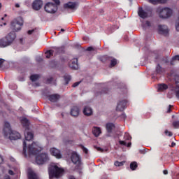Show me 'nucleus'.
I'll return each instance as SVG.
<instances>
[{"label":"nucleus","mask_w":179,"mask_h":179,"mask_svg":"<svg viewBox=\"0 0 179 179\" xmlns=\"http://www.w3.org/2000/svg\"><path fill=\"white\" fill-rule=\"evenodd\" d=\"M3 134L4 135V138L6 139H10V141H17V139H20L21 138L19 132L12 130L10 124L8 122H4Z\"/></svg>","instance_id":"nucleus-1"},{"label":"nucleus","mask_w":179,"mask_h":179,"mask_svg":"<svg viewBox=\"0 0 179 179\" xmlns=\"http://www.w3.org/2000/svg\"><path fill=\"white\" fill-rule=\"evenodd\" d=\"M15 38L16 34L15 32H10L6 36L0 39V48H5L12 45Z\"/></svg>","instance_id":"nucleus-2"},{"label":"nucleus","mask_w":179,"mask_h":179,"mask_svg":"<svg viewBox=\"0 0 179 179\" xmlns=\"http://www.w3.org/2000/svg\"><path fill=\"white\" fill-rule=\"evenodd\" d=\"M64 173V169L58 167L57 165H50L48 167L49 178L52 179L54 178H58L59 175Z\"/></svg>","instance_id":"nucleus-3"},{"label":"nucleus","mask_w":179,"mask_h":179,"mask_svg":"<svg viewBox=\"0 0 179 179\" xmlns=\"http://www.w3.org/2000/svg\"><path fill=\"white\" fill-rule=\"evenodd\" d=\"M25 141H23V155H24L25 157H27V143L30 142V141H33V138H34V134L32 132L29 131V130L25 129L24 131Z\"/></svg>","instance_id":"nucleus-4"},{"label":"nucleus","mask_w":179,"mask_h":179,"mask_svg":"<svg viewBox=\"0 0 179 179\" xmlns=\"http://www.w3.org/2000/svg\"><path fill=\"white\" fill-rule=\"evenodd\" d=\"M157 13H159V17L162 19H169L173 15V10L167 7H159L157 8Z\"/></svg>","instance_id":"nucleus-5"},{"label":"nucleus","mask_w":179,"mask_h":179,"mask_svg":"<svg viewBox=\"0 0 179 179\" xmlns=\"http://www.w3.org/2000/svg\"><path fill=\"white\" fill-rule=\"evenodd\" d=\"M43 150L41 146H40L37 143L33 142L31 145L28 146V153L29 155H33L34 156H37L40 152Z\"/></svg>","instance_id":"nucleus-6"},{"label":"nucleus","mask_w":179,"mask_h":179,"mask_svg":"<svg viewBox=\"0 0 179 179\" xmlns=\"http://www.w3.org/2000/svg\"><path fill=\"white\" fill-rule=\"evenodd\" d=\"M23 26V20L22 17H19L16 20H14L13 22H11V29L14 31H19L22 29V27Z\"/></svg>","instance_id":"nucleus-7"},{"label":"nucleus","mask_w":179,"mask_h":179,"mask_svg":"<svg viewBox=\"0 0 179 179\" xmlns=\"http://www.w3.org/2000/svg\"><path fill=\"white\" fill-rule=\"evenodd\" d=\"M71 160L73 164L77 166V167H80V166H82V158H80V155L75 151L71 152Z\"/></svg>","instance_id":"nucleus-8"},{"label":"nucleus","mask_w":179,"mask_h":179,"mask_svg":"<svg viewBox=\"0 0 179 179\" xmlns=\"http://www.w3.org/2000/svg\"><path fill=\"white\" fill-rule=\"evenodd\" d=\"M44 9L47 13H55L58 10V6L54 3L48 2L45 5Z\"/></svg>","instance_id":"nucleus-9"},{"label":"nucleus","mask_w":179,"mask_h":179,"mask_svg":"<svg viewBox=\"0 0 179 179\" xmlns=\"http://www.w3.org/2000/svg\"><path fill=\"white\" fill-rule=\"evenodd\" d=\"M48 155L46 153H42L36 157V162L37 164H44V163L48 162Z\"/></svg>","instance_id":"nucleus-10"},{"label":"nucleus","mask_w":179,"mask_h":179,"mask_svg":"<svg viewBox=\"0 0 179 179\" xmlns=\"http://www.w3.org/2000/svg\"><path fill=\"white\" fill-rule=\"evenodd\" d=\"M78 6H79V3L78 2L72 1H69L67 3L64 5V9H71V10H76V9H78Z\"/></svg>","instance_id":"nucleus-11"},{"label":"nucleus","mask_w":179,"mask_h":179,"mask_svg":"<svg viewBox=\"0 0 179 179\" xmlns=\"http://www.w3.org/2000/svg\"><path fill=\"white\" fill-rule=\"evenodd\" d=\"M127 103H128V101H127V99L120 101L117 103V106L116 107V110L117 111H124L127 108Z\"/></svg>","instance_id":"nucleus-12"},{"label":"nucleus","mask_w":179,"mask_h":179,"mask_svg":"<svg viewBox=\"0 0 179 179\" xmlns=\"http://www.w3.org/2000/svg\"><path fill=\"white\" fill-rule=\"evenodd\" d=\"M43 8V0H35L32 3V9L34 10H40Z\"/></svg>","instance_id":"nucleus-13"},{"label":"nucleus","mask_w":179,"mask_h":179,"mask_svg":"<svg viewBox=\"0 0 179 179\" xmlns=\"http://www.w3.org/2000/svg\"><path fill=\"white\" fill-rule=\"evenodd\" d=\"M158 31L159 34H163V36H169V27L166 25H159Z\"/></svg>","instance_id":"nucleus-14"},{"label":"nucleus","mask_w":179,"mask_h":179,"mask_svg":"<svg viewBox=\"0 0 179 179\" xmlns=\"http://www.w3.org/2000/svg\"><path fill=\"white\" fill-rule=\"evenodd\" d=\"M21 124L23 128H25V130L27 131L30 130V121H29L27 117H22L21 119Z\"/></svg>","instance_id":"nucleus-15"},{"label":"nucleus","mask_w":179,"mask_h":179,"mask_svg":"<svg viewBox=\"0 0 179 179\" xmlns=\"http://www.w3.org/2000/svg\"><path fill=\"white\" fill-rule=\"evenodd\" d=\"M138 15L139 17H141V19H146L147 17H149V14L147 11H145L142 7L138 8Z\"/></svg>","instance_id":"nucleus-16"},{"label":"nucleus","mask_w":179,"mask_h":179,"mask_svg":"<svg viewBox=\"0 0 179 179\" xmlns=\"http://www.w3.org/2000/svg\"><path fill=\"white\" fill-rule=\"evenodd\" d=\"M50 153L52 156H55L57 159H61L62 155H61V151L56 148H51Z\"/></svg>","instance_id":"nucleus-17"},{"label":"nucleus","mask_w":179,"mask_h":179,"mask_svg":"<svg viewBox=\"0 0 179 179\" xmlns=\"http://www.w3.org/2000/svg\"><path fill=\"white\" fill-rule=\"evenodd\" d=\"M61 99V96L58 94H54L48 96V99L52 103H57Z\"/></svg>","instance_id":"nucleus-18"},{"label":"nucleus","mask_w":179,"mask_h":179,"mask_svg":"<svg viewBox=\"0 0 179 179\" xmlns=\"http://www.w3.org/2000/svg\"><path fill=\"white\" fill-rule=\"evenodd\" d=\"M80 112V109H79L78 106H73L71 110V115H72V117H78Z\"/></svg>","instance_id":"nucleus-19"},{"label":"nucleus","mask_w":179,"mask_h":179,"mask_svg":"<svg viewBox=\"0 0 179 179\" xmlns=\"http://www.w3.org/2000/svg\"><path fill=\"white\" fill-rule=\"evenodd\" d=\"M69 66L71 69H78L79 68V65L78 64V59H73L69 63Z\"/></svg>","instance_id":"nucleus-20"},{"label":"nucleus","mask_w":179,"mask_h":179,"mask_svg":"<svg viewBox=\"0 0 179 179\" xmlns=\"http://www.w3.org/2000/svg\"><path fill=\"white\" fill-rule=\"evenodd\" d=\"M53 51L56 55H59V54H64L65 52V47L62 46L59 48H55Z\"/></svg>","instance_id":"nucleus-21"},{"label":"nucleus","mask_w":179,"mask_h":179,"mask_svg":"<svg viewBox=\"0 0 179 179\" xmlns=\"http://www.w3.org/2000/svg\"><path fill=\"white\" fill-rule=\"evenodd\" d=\"M83 114L84 115H87V117L92 115V114H93V110H92V108L89 106H85L83 110Z\"/></svg>","instance_id":"nucleus-22"},{"label":"nucleus","mask_w":179,"mask_h":179,"mask_svg":"<svg viewBox=\"0 0 179 179\" xmlns=\"http://www.w3.org/2000/svg\"><path fill=\"white\" fill-rule=\"evenodd\" d=\"M111 56L103 55L99 57V61L103 62V64H107V62H110Z\"/></svg>","instance_id":"nucleus-23"},{"label":"nucleus","mask_w":179,"mask_h":179,"mask_svg":"<svg viewBox=\"0 0 179 179\" xmlns=\"http://www.w3.org/2000/svg\"><path fill=\"white\" fill-rule=\"evenodd\" d=\"M28 179H38V176L33 171H29L27 174Z\"/></svg>","instance_id":"nucleus-24"},{"label":"nucleus","mask_w":179,"mask_h":179,"mask_svg":"<svg viewBox=\"0 0 179 179\" xmlns=\"http://www.w3.org/2000/svg\"><path fill=\"white\" fill-rule=\"evenodd\" d=\"M106 131L108 134H111V132H113V129H114V128H115V124H114V123H108L106 124Z\"/></svg>","instance_id":"nucleus-25"},{"label":"nucleus","mask_w":179,"mask_h":179,"mask_svg":"<svg viewBox=\"0 0 179 179\" xmlns=\"http://www.w3.org/2000/svg\"><path fill=\"white\" fill-rule=\"evenodd\" d=\"M163 68L160 66L159 64H158L155 69V73H154L152 75L153 76H155V75H162L163 73Z\"/></svg>","instance_id":"nucleus-26"},{"label":"nucleus","mask_w":179,"mask_h":179,"mask_svg":"<svg viewBox=\"0 0 179 179\" xmlns=\"http://www.w3.org/2000/svg\"><path fill=\"white\" fill-rule=\"evenodd\" d=\"M169 89V85L165 83L158 85V92H164Z\"/></svg>","instance_id":"nucleus-27"},{"label":"nucleus","mask_w":179,"mask_h":179,"mask_svg":"<svg viewBox=\"0 0 179 179\" xmlns=\"http://www.w3.org/2000/svg\"><path fill=\"white\" fill-rule=\"evenodd\" d=\"M92 134L94 136H99L100 134H101V129L100 127H94L92 129Z\"/></svg>","instance_id":"nucleus-28"},{"label":"nucleus","mask_w":179,"mask_h":179,"mask_svg":"<svg viewBox=\"0 0 179 179\" xmlns=\"http://www.w3.org/2000/svg\"><path fill=\"white\" fill-rule=\"evenodd\" d=\"M150 3L157 5V3H166L167 0H148Z\"/></svg>","instance_id":"nucleus-29"},{"label":"nucleus","mask_w":179,"mask_h":179,"mask_svg":"<svg viewBox=\"0 0 179 179\" xmlns=\"http://www.w3.org/2000/svg\"><path fill=\"white\" fill-rule=\"evenodd\" d=\"M109 62H110V68H114V66H115V65H117V59L113 57H110V59H109Z\"/></svg>","instance_id":"nucleus-30"},{"label":"nucleus","mask_w":179,"mask_h":179,"mask_svg":"<svg viewBox=\"0 0 179 179\" xmlns=\"http://www.w3.org/2000/svg\"><path fill=\"white\" fill-rule=\"evenodd\" d=\"M72 79V77H71L70 75L66 74L64 76V80L65 82V85H68L69 82H71V80Z\"/></svg>","instance_id":"nucleus-31"},{"label":"nucleus","mask_w":179,"mask_h":179,"mask_svg":"<svg viewBox=\"0 0 179 179\" xmlns=\"http://www.w3.org/2000/svg\"><path fill=\"white\" fill-rule=\"evenodd\" d=\"M131 170L135 171L138 169V163L136 162H133L130 164Z\"/></svg>","instance_id":"nucleus-32"},{"label":"nucleus","mask_w":179,"mask_h":179,"mask_svg":"<svg viewBox=\"0 0 179 179\" xmlns=\"http://www.w3.org/2000/svg\"><path fill=\"white\" fill-rule=\"evenodd\" d=\"M46 54V58L49 59L54 55V50H50L45 52Z\"/></svg>","instance_id":"nucleus-33"},{"label":"nucleus","mask_w":179,"mask_h":179,"mask_svg":"<svg viewBox=\"0 0 179 179\" xmlns=\"http://www.w3.org/2000/svg\"><path fill=\"white\" fill-rule=\"evenodd\" d=\"M40 78V76L38 74H34L30 76V80L31 82H36Z\"/></svg>","instance_id":"nucleus-34"},{"label":"nucleus","mask_w":179,"mask_h":179,"mask_svg":"<svg viewBox=\"0 0 179 179\" xmlns=\"http://www.w3.org/2000/svg\"><path fill=\"white\" fill-rule=\"evenodd\" d=\"M124 141H131L132 139V138L131 137L129 134L125 133L124 136Z\"/></svg>","instance_id":"nucleus-35"},{"label":"nucleus","mask_w":179,"mask_h":179,"mask_svg":"<svg viewBox=\"0 0 179 179\" xmlns=\"http://www.w3.org/2000/svg\"><path fill=\"white\" fill-rule=\"evenodd\" d=\"M125 164V162H118V161H116L115 162V166H116V167H121V166H122L123 164Z\"/></svg>","instance_id":"nucleus-36"},{"label":"nucleus","mask_w":179,"mask_h":179,"mask_svg":"<svg viewBox=\"0 0 179 179\" xmlns=\"http://www.w3.org/2000/svg\"><path fill=\"white\" fill-rule=\"evenodd\" d=\"M80 148L84 153H85V155H87L89 153V150H87V148H86L85 145H80Z\"/></svg>","instance_id":"nucleus-37"},{"label":"nucleus","mask_w":179,"mask_h":179,"mask_svg":"<svg viewBox=\"0 0 179 179\" xmlns=\"http://www.w3.org/2000/svg\"><path fill=\"white\" fill-rule=\"evenodd\" d=\"M172 125L174 128L176 129H178L179 128V121H174L173 123H172Z\"/></svg>","instance_id":"nucleus-38"},{"label":"nucleus","mask_w":179,"mask_h":179,"mask_svg":"<svg viewBox=\"0 0 179 179\" xmlns=\"http://www.w3.org/2000/svg\"><path fill=\"white\" fill-rule=\"evenodd\" d=\"M164 134L166 136H173V133L171 131H169L167 129L165 130Z\"/></svg>","instance_id":"nucleus-39"},{"label":"nucleus","mask_w":179,"mask_h":179,"mask_svg":"<svg viewBox=\"0 0 179 179\" xmlns=\"http://www.w3.org/2000/svg\"><path fill=\"white\" fill-rule=\"evenodd\" d=\"M94 149L98 150V152H104V150H103V148H101L100 147L94 145Z\"/></svg>","instance_id":"nucleus-40"},{"label":"nucleus","mask_w":179,"mask_h":179,"mask_svg":"<svg viewBox=\"0 0 179 179\" xmlns=\"http://www.w3.org/2000/svg\"><path fill=\"white\" fill-rule=\"evenodd\" d=\"M176 29L177 30V31H179V17H178V19L176 21Z\"/></svg>","instance_id":"nucleus-41"},{"label":"nucleus","mask_w":179,"mask_h":179,"mask_svg":"<svg viewBox=\"0 0 179 179\" xmlns=\"http://www.w3.org/2000/svg\"><path fill=\"white\" fill-rule=\"evenodd\" d=\"M119 143H120V145H121V146H126V145H127V142H125V141L120 140Z\"/></svg>","instance_id":"nucleus-42"},{"label":"nucleus","mask_w":179,"mask_h":179,"mask_svg":"<svg viewBox=\"0 0 179 179\" xmlns=\"http://www.w3.org/2000/svg\"><path fill=\"white\" fill-rule=\"evenodd\" d=\"M107 93H108V89L105 88L101 91V94H107Z\"/></svg>","instance_id":"nucleus-43"},{"label":"nucleus","mask_w":179,"mask_h":179,"mask_svg":"<svg viewBox=\"0 0 179 179\" xmlns=\"http://www.w3.org/2000/svg\"><path fill=\"white\" fill-rule=\"evenodd\" d=\"M172 61H179V55H175L172 57Z\"/></svg>","instance_id":"nucleus-44"},{"label":"nucleus","mask_w":179,"mask_h":179,"mask_svg":"<svg viewBox=\"0 0 179 179\" xmlns=\"http://www.w3.org/2000/svg\"><path fill=\"white\" fill-rule=\"evenodd\" d=\"M53 2H55V5H56V6H58V5H60L61 1H59V0H52Z\"/></svg>","instance_id":"nucleus-45"},{"label":"nucleus","mask_w":179,"mask_h":179,"mask_svg":"<svg viewBox=\"0 0 179 179\" xmlns=\"http://www.w3.org/2000/svg\"><path fill=\"white\" fill-rule=\"evenodd\" d=\"M79 85H80V82H76L74 84H73L72 87H77V86H79Z\"/></svg>","instance_id":"nucleus-46"},{"label":"nucleus","mask_w":179,"mask_h":179,"mask_svg":"<svg viewBox=\"0 0 179 179\" xmlns=\"http://www.w3.org/2000/svg\"><path fill=\"white\" fill-rule=\"evenodd\" d=\"M5 62V59H0V68H2V65Z\"/></svg>","instance_id":"nucleus-47"},{"label":"nucleus","mask_w":179,"mask_h":179,"mask_svg":"<svg viewBox=\"0 0 179 179\" xmlns=\"http://www.w3.org/2000/svg\"><path fill=\"white\" fill-rule=\"evenodd\" d=\"M87 51H94V48L90 46L87 48Z\"/></svg>","instance_id":"nucleus-48"},{"label":"nucleus","mask_w":179,"mask_h":179,"mask_svg":"<svg viewBox=\"0 0 179 179\" xmlns=\"http://www.w3.org/2000/svg\"><path fill=\"white\" fill-rule=\"evenodd\" d=\"M52 80H54V78H52V77H50V78L47 79L48 83H51V82H52Z\"/></svg>","instance_id":"nucleus-49"},{"label":"nucleus","mask_w":179,"mask_h":179,"mask_svg":"<svg viewBox=\"0 0 179 179\" xmlns=\"http://www.w3.org/2000/svg\"><path fill=\"white\" fill-rule=\"evenodd\" d=\"M171 107H173V106H171V105H169V108H168V110H167V113H171Z\"/></svg>","instance_id":"nucleus-50"},{"label":"nucleus","mask_w":179,"mask_h":179,"mask_svg":"<svg viewBox=\"0 0 179 179\" xmlns=\"http://www.w3.org/2000/svg\"><path fill=\"white\" fill-rule=\"evenodd\" d=\"M8 174H10V176H14L15 175V172H13V171H12V170H9L8 171Z\"/></svg>","instance_id":"nucleus-51"},{"label":"nucleus","mask_w":179,"mask_h":179,"mask_svg":"<svg viewBox=\"0 0 179 179\" xmlns=\"http://www.w3.org/2000/svg\"><path fill=\"white\" fill-rule=\"evenodd\" d=\"M120 117H121L122 118H123V120H125V118H127V115H125V113H122V114L120 115Z\"/></svg>","instance_id":"nucleus-52"},{"label":"nucleus","mask_w":179,"mask_h":179,"mask_svg":"<svg viewBox=\"0 0 179 179\" xmlns=\"http://www.w3.org/2000/svg\"><path fill=\"white\" fill-rule=\"evenodd\" d=\"M145 24H146V26H148V27H150V26H151V24H150V21H146Z\"/></svg>","instance_id":"nucleus-53"},{"label":"nucleus","mask_w":179,"mask_h":179,"mask_svg":"<svg viewBox=\"0 0 179 179\" xmlns=\"http://www.w3.org/2000/svg\"><path fill=\"white\" fill-rule=\"evenodd\" d=\"M2 163H3V157L0 155V164H2Z\"/></svg>","instance_id":"nucleus-54"},{"label":"nucleus","mask_w":179,"mask_h":179,"mask_svg":"<svg viewBox=\"0 0 179 179\" xmlns=\"http://www.w3.org/2000/svg\"><path fill=\"white\" fill-rule=\"evenodd\" d=\"M34 32V29H32V30H29L28 31V34H33V33Z\"/></svg>","instance_id":"nucleus-55"},{"label":"nucleus","mask_w":179,"mask_h":179,"mask_svg":"<svg viewBox=\"0 0 179 179\" xmlns=\"http://www.w3.org/2000/svg\"><path fill=\"white\" fill-rule=\"evenodd\" d=\"M163 173H164V174L165 176H166V174H169V171H167V170H164V171H163Z\"/></svg>","instance_id":"nucleus-56"},{"label":"nucleus","mask_w":179,"mask_h":179,"mask_svg":"<svg viewBox=\"0 0 179 179\" xmlns=\"http://www.w3.org/2000/svg\"><path fill=\"white\" fill-rule=\"evenodd\" d=\"M69 179H76V178H75V176H69Z\"/></svg>","instance_id":"nucleus-57"},{"label":"nucleus","mask_w":179,"mask_h":179,"mask_svg":"<svg viewBox=\"0 0 179 179\" xmlns=\"http://www.w3.org/2000/svg\"><path fill=\"white\" fill-rule=\"evenodd\" d=\"M171 146L172 148H174V146H176V143L172 142Z\"/></svg>","instance_id":"nucleus-58"},{"label":"nucleus","mask_w":179,"mask_h":179,"mask_svg":"<svg viewBox=\"0 0 179 179\" xmlns=\"http://www.w3.org/2000/svg\"><path fill=\"white\" fill-rule=\"evenodd\" d=\"M4 179H10V176H6L4 177Z\"/></svg>","instance_id":"nucleus-59"},{"label":"nucleus","mask_w":179,"mask_h":179,"mask_svg":"<svg viewBox=\"0 0 179 179\" xmlns=\"http://www.w3.org/2000/svg\"><path fill=\"white\" fill-rule=\"evenodd\" d=\"M131 143H129L128 144L126 145V146H127V148H131Z\"/></svg>","instance_id":"nucleus-60"},{"label":"nucleus","mask_w":179,"mask_h":179,"mask_svg":"<svg viewBox=\"0 0 179 179\" xmlns=\"http://www.w3.org/2000/svg\"><path fill=\"white\" fill-rule=\"evenodd\" d=\"M15 8H20V5L19 3H15Z\"/></svg>","instance_id":"nucleus-61"},{"label":"nucleus","mask_w":179,"mask_h":179,"mask_svg":"<svg viewBox=\"0 0 179 179\" xmlns=\"http://www.w3.org/2000/svg\"><path fill=\"white\" fill-rule=\"evenodd\" d=\"M60 59L62 62H65V59L64 57H61Z\"/></svg>","instance_id":"nucleus-62"},{"label":"nucleus","mask_w":179,"mask_h":179,"mask_svg":"<svg viewBox=\"0 0 179 179\" xmlns=\"http://www.w3.org/2000/svg\"><path fill=\"white\" fill-rule=\"evenodd\" d=\"M61 31H65V29H61Z\"/></svg>","instance_id":"nucleus-63"},{"label":"nucleus","mask_w":179,"mask_h":179,"mask_svg":"<svg viewBox=\"0 0 179 179\" xmlns=\"http://www.w3.org/2000/svg\"><path fill=\"white\" fill-rule=\"evenodd\" d=\"M171 64L173 65V62H171Z\"/></svg>","instance_id":"nucleus-64"}]
</instances>
